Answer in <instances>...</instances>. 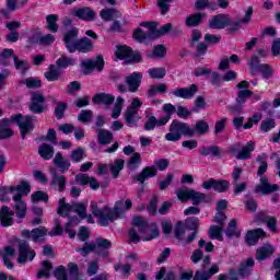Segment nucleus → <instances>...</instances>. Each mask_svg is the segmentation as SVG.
I'll return each instance as SVG.
<instances>
[{
  "label": "nucleus",
  "mask_w": 280,
  "mask_h": 280,
  "mask_svg": "<svg viewBox=\"0 0 280 280\" xmlns=\"http://www.w3.org/2000/svg\"><path fill=\"white\" fill-rule=\"evenodd\" d=\"M34 121H36V117L34 116H23L21 114H15L11 116V119L3 118L0 120V139H10L12 135H14V131L10 128V125L18 124L22 139H25L28 132H32L34 130Z\"/></svg>",
  "instance_id": "1"
},
{
  "label": "nucleus",
  "mask_w": 280,
  "mask_h": 280,
  "mask_svg": "<svg viewBox=\"0 0 280 280\" xmlns=\"http://www.w3.org/2000/svg\"><path fill=\"white\" fill-rule=\"evenodd\" d=\"M140 233L141 236H139ZM159 237V226L156 223L148 224V221L143 217L133 218V228L129 231V240L133 244L141 242H150Z\"/></svg>",
  "instance_id": "2"
},
{
  "label": "nucleus",
  "mask_w": 280,
  "mask_h": 280,
  "mask_svg": "<svg viewBox=\"0 0 280 280\" xmlns=\"http://www.w3.org/2000/svg\"><path fill=\"white\" fill-rule=\"evenodd\" d=\"M253 16V7H248L245 11V15L241 21L232 22L229 15L219 14L214 15L209 21V27L211 30H224V27H229L230 32H235L240 28V25H248L250 23V19Z\"/></svg>",
  "instance_id": "3"
},
{
  "label": "nucleus",
  "mask_w": 280,
  "mask_h": 280,
  "mask_svg": "<svg viewBox=\"0 0 280 280\" xmlns=\"http://www.w3.org/2000/svg\"><path fill=\"white\" fill-rule=\"evenodd\" d=\"M196 130L191 128L187 122H182L178 120H173L170 126V132L165 135L166 141H180V138L184 137H194Z\"/></svg>",
  "instance_id": "4"
},
{
  "label": "nucleus",
  "mask_w": 280,
  "mask_h": 280,
  "mask_svg": "<svg viewBox=\"0 0 280 280\" xmlns=\"http://www.w3.org/2000/svg\"><path fill=\"white\" fill-rule=\"evenodd\" d=\"M158 167V168H156ZM170 167V160H159L155 161V166H147L142 170L141 173L137 174L133 177V183H140L143 185L148 178H154L156 172H165V168Z\"/></svg>",
  "instance_id": "5"
},
{
  "label": "nucleus",
  "mask_w": 280,
  "mask_h": 280,
  "mask_svg": "<svg viewBox=\"0 0 280 280\" xmlns=\"http://www.w3.org/2000/svg\"><path fill=\"white\" fill-rule=\"evenodd\" d=\"M176 196L180 202H188V200H192V205L198 206L207 196L202 192H198L191 188H179L176 191Z\"/></svg>",
  "instance_id": "6"
},
{
  "label": "nucleus",
  "mask_w": 280,
  "mask_h": 280,
  "mask_svg": "<svg viewBox=\"0 0 280 280\" xmlns=\"http://www.w3.org/2000/svg\"><path fill=\"white\" fill-rule=\"evenodd\" d=\"M143 106V103L139 97L132 100L131 104L127 107L124 117L127 122V126L132 127L139 121V109Z\"/></svg>",
  "instance_id": "7"
},
{
  "label": "nucleus",
  "mask_w": 280,
  "mask_h": 280,
  "mask_svg": "<svg viewBox=\"0 0 280 280\" xmlns=\"http://www.w3.org/2000/svg\"><path fill=\"white\" fill-rule=\"evenodd\" d=\"M90 209L92 215L98 219L101 226H108V224H110V208H108V206L100 208V206H97V202L92 201Z\"/></svg>",
  "instance_id": "8"
},
{
  "label": "nucleus",
  "mask_w": 280,
  "mask_h": 280,
  "mask_svg": "<svg viewBox=\"0 0 280 280\" xmlns=\"http://www.w3.org/2000/svg\"><path fill=\"white\" fill-rule=\"evenodd\" d=\"M249 71L252 75H257V73H261L262 78L268 80L269 78H272V67L268 63H259V58L253 57L249 62Z\"/></svg>",
  "instance_id": "9"
},
{
  "label": "nucleus",
  "mask_w": 280,
  "mask_h": 280,
  "mask_svg": "<svg viewBox=\"0 0 280 280\" xmlns=\"http://www.w3.org/2000/svg\"><path fill=\"white\" fill-rule=\"evenodd\" d=\"M116 57H118L119 60H126L128 65L141 62V54L132 51L128 46H118L116 49Z\"/></svg>",
  "instance_id": "10"
},
{
  "label": "nucleus",
  "mask_w": 280,
  "mask_h": 280,
  "mask_svg": "<svg viewBox=\"0 0 280 280\" xmlns=\"http://www.w3.org/2000/svg\"><path fill=\"white\" fill-rule=\"evenodd\" d=\"M132 209V200L127 199L118 200L116 201L114 209L109 208V220L110 222H115V220H118L122 215V213H126V211Z\"/></svg>",
  "instance_id": "11"
},
{
  "label": "nucleus",
  "mask_w": 280,
  "mask_h": 280,
  "mask_svg": "<svg viewBox=\"0 0 280 280\" xmlns=\"http://www.w3.org/2000/svg\"><path fill=\"white\" fill-rule=\"evenodd\" d=\"M31 113L34 115H40V113H45V96L40 92H33L31 94V104H30Z\"/></svg>",
  "instance_id": "12"
},
{
  "label": "nucleus",
  "mask_w": 280,
  "mask_h": 280,
  "mask_svg": "<svg viewBox=\"0 0 280 280\" xmlns=\"http://www.w3.org/2000/svg\"><path fill=\"white\" fill-rule=\"evenodd\" d=\"M83 74L89 75V73H93L95 69L97 71H102L104 69V57L98 55L96 59H88L82 61Z\"/></svg>",
  "instance_id": "13"
},
{
  "label": "nucleus",
  "mask_w": 280,
  "mask_h": 280,
  "mask_svg": "<svg viewBox=\"0 0 280 280\" xmlns=\"http://www.w3.org/2000/svg\"><path fill=\"white\" fill-rule=\"evenodd\" d=\"M19 254L20 256L18 257V264H25L27 261V258L30 261L36 257V252L30 247V244L25 241L20 242L19 245Z\"/></svg>",
  "instance_id": "14"
},
{
  "label": "nucleus",
  "mask_w": 280,
  "mask_h": 280,
  "mask_svg": "<svg viewBox=\"0 0 280 280\" xmlns=\"http://www.w3.org/2000/svg\"><path fill=\"white\" fill-rule=\"evenodd\" d=\"M70 14L71 16H77V19H80L81 21H95V16H97L95 11L89 7L73 8L71 9Z\"/></svg>",
  "instance_id": "15"
},
{
  "label": "nucleus",
  "mask_w": 280,
  "mask_h": 280,
  "mask_svg": "<svg viewBox=\"0 0 280 280\" xmlns=\"http://www.w3.org/2000/svg\"><path fill=\"white\" fill-rule=\"evenodd\" d=\"M142 27H148L149 30V36L151 38H159V36H163L172 31V23L164 24L160 27V30H156L153 23L150 22H142Z\"/></svg>",
  "instance_id": "16"
},
{
  "label": "nucleus",
  "mask_w": 280,
  "mask_h": 280,
  "mask_svg": "<svg viewBox=\"0 0 280 280\" xmlns=\"http://www.w3.org/2000/svg\"><path fill=\"white\" fill-rule=\"evenodd\" d=\"M78 34H79L78 28L73 27L63 35V42H65L66 48L70 54L75 52V45H78V40H79Z\"/></svg>",
  "instance_id": "17"
},
{
  "label": "nucleus",
  "mask_w": 280,
  "mask_h": 280,
  "mask_svg": "<svg viewBox=\"0 0 280 280\" xmlns=\"http://www.w3.org/2000/svg\"><path fill=\"white\" fill-rule=\"evenodd\" d=\"M253 95V92L250 90H241L238 91L237 97H236V104L235 106L230 107L231 113L233 115L237 113H242V106L246 104V100Z\"/></svg>",
  "instance_id": "18"
},
{
  "label": "nucleus",
  "mask_w": 280,
  "mask_h": 280,
  "mask_svg": "<svg viewBox=\"0 0 280 280\" xmlns=\"http://www.w3.org/2000/svg\"><path fill=\"white\" fill-rule=\"evenodd\" d=\"M256 194H262L264 196L279 191V185L268 183V178L261 177L260 184L255 188Z\"/></svg>",
  "instance_id": "19"
},
{
  "label": "nucleus",
  "mask_w": 280,
  "mask_h": 280,
  "mask_svg": "<svg viewBox=\"0 0 280 280\" xmlns=\"http://www.w3.org/2000/svg\"><path fill=\"white\" fill-rule=\"evenodd\" d=\"M141 80H143V74H141V72H133L126 77V84L130 93H137V91H139Z\"/></svg>",
  "instance_id": "20"
},
{
  "label": "nucleus",
  "mask_w": 280,
  "mask_h": 280,
  "mask_svg": "<svg viewBox=\"0 0 280 280\" xmlns=\"http://www.w3.org/2000/svg\"><path fill=\"white\" fill-rule=\"evenodd\" d=\"M199 224H200V220L196 217L186 219L187 229H189L190 231H194L192 233L188 234V236L186 237L185 240L186 244H191V242L196 240V235H198L197 229Z\"/></svg>",
  "instance_id": "21"
},
{
  "label": "nucleus",
  "mask_w": 280,
  "mask_h": 280,
  "mask_svg": "<svg viewBox=\"0 0 280 280\" xmlns=\"http://www.w3.org/2000/svg\"><path fill=\"white\" fill-rule=\"evenodd\" d=\"M196 93H198V85L196 84H191L189 88H178L173 91L175 97H182L183 100H191Z\"/></svg>",
  "instance_id": "22"
},
{
  "label": "nucleus",
  "mask_w": 280,
  "mask_h": 280,
  "mask_svg": "<svg viewBox=\"0 0 280 280\" xmlns=\"http://www.w3.org/2000/svg\"><path fill=\"white\" fill-rule=\"evenodd\" d=\"M0 223L1 226H12L14 224V211L10 210L8 206L0 209Z\"/></svg>",
  "instance_id": "23"
},
{
  "label": "nucleus",
  "mask_w": 280,
  "mask_h": 280,
  "mask_svg": "<svg viewBox=\"0 0 280 280\" xmlns=\"http://www.w3.org/2000/svg\"><path fill=\"white\" fill-rule=\"evenodd\" d=\"M75 183H78V185H82V186L90 185L91 189H93V190L100 189V182H97L95 179V177H91L88 174L77 175Z\"/></svg>",
  "instance_id": "24"
},
{
  "label": "nucleus",
  "mask_w": 280,
  "mask_h": 280,
  "mask_svg": "<svg viewBox=\"0 0 280 280\" xmlns=\"http://www.w3.org/2000/svg\"><path fill=\"white\" fill-rule=\"evenodd\" d=\"M14 209L18 218H25L27 213V203L23 200L21 195H13Z\"/></svg>",
  "instance_id": "25"
},
{
  "label": "nucleus",
  "mask_w": 280,
  "mask_h": 280,
  "mask_svg": "<svg viewBox=\"0 0 280 280\" xmlns=\"http://www.w3.org/2000/svg\"><path fill=\"white\" fill-rule=\"evenodd\" d=\"M50 174L52 176L50 185L56 187L58 191H65V189H67V177L58 175L54 168L50 170Z\"/></svg>",
  "instance_id": "26"
},
{
  "label": "nucleus",
  "mask_w": 280,
  "mask_h": 280,
  "mask_svg": "<svg viewBox=\"0 0 280 280\" xmlns=\"http://www.w3.org/2000/svg\"><path fill=\"white\" fill-rule=\"evenodd\" d=\"M218 272H220V265L213 264L208 271H197L194 280H209L213 275H218Z\"/></svg>",
  "instance_id": "27"
},
{
  "label": "nucleus",
  "mask_w": 280,
  "mask_h": 280,
  "mask_svg": "<svg viewBox=\"0 0 280 280\" xmlns=\"http://www.w3.org/2000/svg\"><path fill=\"white\" fill-rule=\"evenodd\" d=\"M265 236H266V232H264V230L261 229L252 230L247 232L245 242L246 244H248V246H255V244L259 242V237H265Z\"/></svg>",
  "instance_id": "28"
},
{
  "label": "nucleus",
  "mask_w": 280,
  "mask_h": 280,
  "mask_svg": "<svg viewBox=\"0 0 280 280\" xmlns=\"http://www.w3.org/2000/svg\"><path fill=\"white\" fill-rule=\"evenodd\" d=\"M94 245L96 246V254L103 255V257L108 256V248L113 246V244L107 238H96Z\"/></svg>",
  "instance_id": "29"
},
{
  "label": "nucleus",
  "mask_w": 280,
  "mask_h": 280,
  "mask_svg": "<svg viewBox=\"0 0 280 280\" xmlns=\"http://www.w3.org/2000/svg\"><path fill=\"white\" fill-rule=\"evenodd\" d=\"M52 163L59 168L61 174H65V172H69V168L71 167V162L65 160L62 153L60 152L56 153Z\"/></svg>",
  "instance_id": "30"
},
{
  "label": "nucleus",
  "mask_w": 280,
  "mask_h": 280,
  "mask_svg": "<svg viewBox=\"0 0 280 280\" xmlns=\"http://www.w3.org/2000/svg\"><path fill=\"white\" fill-rule=\"evenodd\" d=\"M93 49V40L88 37L79 39L74 46V51H80L81 54H89Z\"/></svg>",
  "instance_id": "31"
},
{
  "label": "nucleus",
  "mask_w": 280,
  "mask_h": 280,
  "mask_svg": "<svg viewBox=\"0 0 280 280\" xmlns=\"http://www.w3.org/2000/svg\"><path fill=\"white\" fill-rule=\"evenodd\" d=\"M252 152H255V142L249 141L237 153L236 159H238V161H246V159H250Z\"/></svg>",
  "instance_id": "32"
},
{
  "label": "nucleus",
  "mask_w": 280,
  "mask_h": 280,
  "mask_svg": "<svg viewBox=\"0 0 280 280\" xmlns=\"http://www.w3.org/2000/svg\"><path fill=\"white\" fill-rule=\"evenodd\" d=\"M9 190L10 194H14V191H18L15 195H20L21 198H23V196H27L30 191H32V188L30 186V183L21 182L18 186L9 187Z\"/></svg>",
  "instance_id": "33"
},
{
  "label": "nucleus",
  "mask_w": 280,
  "mask_h": 280,
  "mask_svg": "<svg viewBox=\"0 0 280 280\" xmlns=\"http://www.w3.org/2000/svg\"><path fill=\"white\" fill-rule=\"evenodd\" d=\"M44 75L48 82H56L60 80V75H62V71H60L58 67L51 65L48 67V70L44 73Z\"/></svg>",
  "instance_id": "34"
},
{
  "label": "nucleus",
  "mask_w": 280,
  "mask_h": 280,
  "mask_svg": "<svg viewBox=\"0 0 280 280\" xmlns=\"http://www.w3.org/2000/svg\"><path fill=\"white\" fill-rule=\"evenodd\" d=\"M54 147L51 144L43 143L38 148V154L44 161H50L54 158Z\"/></svg>",
  "instance_id": "35"
},
{
  "label": "nucleus",
  "mask_w": 280,
  "mask_h": 280,
  "mask_svg": "<svg viewBox=\"0 0 280 280\" xmlns=\"http://www.w3.org/2000/svg\"><path fill=\"white\" fill-rule=\"evenodd\" d=\"M98 135V143L101 145H108L113 143V132L106 129H96Z\"/></svg>",
  "instance_id": "36"
},
{
  "label": "nucleus",
  "mask_w": 280,
  "mask_h": 280,
  "mask_svg": "<svg viewBox=\"0 0 280 280\" xmlns=\"http://www.w3.org/2000/svg\"><path fill=\"white\" fill-rule=\"evenodd\" d=\"M255 266V260L253 258H248L247 260L241 262V267L238 269V275L241 277H248L250 272H253V267Z\"/></svg>",
  "instance_id": "37"
},
{
  "label": "nucleus",
  "mask_w": 280,
  "mask_h": 280,
  "mask_svg": "<svg viewBox=\"0 0 280 280\" xmlns=\"http://www.w3.org/2000/svg\"><path fill=\"white\" fill-rule=\"evenodd\" d=\"M273 253L275 248L272 245H265L257 249L256 259H258V261H264V259H268V257H270Z\"/></svg>",
  "instance_id": "38"
},
{
  "label": "nucleus",
  "mask_w": 280,
  "mask_h": 280,
  "mask_svg": "<svg viewBox=\"0 0 280 280\" xmlns=\"http://www.w3.org/2000/svg\"><path fill=\"white\" fill-rule=\"evenodd\" d=\"M100 16L103 21H115V19H119V16H121V13L116 9H103L100 12Z\"/></svg>",
  "instance_id": "39"
},
{
  "label": "nucleus",
  "mask_w": 280,
  "mask_h": 280,
  "mask_svg": "<svg viewBox=\"0 0 280 280\" xmlns=\"http://www.w3.org/2000/svg\"><path fill=\"white\" fill-rule=\"evenodd\" d=\"M93 104H113V102H115V96H113L112 94H106V93H100L96 94L93 98H92Z\"/></svg>",
  "instance_id": "40"
},
{
  "label": "nucleus",
  "mask_w": 280,
  "mask_h": 280,
  "mask_svg": "<svg viewBox=\"0 0 280 280\" xmlns=\"http://www.w3.org/2000/svg\"><path fill=\"white\" fill-rule=\"evenodd\" d=\"M159 93H167V84L158 83L151 85L148 90V97H154L155 95H159Z\"/></svg>",
  "instance_id": "41"
},
{
  "label": "nucleus",
  "mask_w": 280,
  "mask_h": 280,
  "mask_svg": "<svg viewBox=\"0 0 280 280\" xmlns=\"http://www.w3.org/2000/svg\"><path fill=\"white\" fill-rule=\"evenodd\" d=\"M46 27L49 32H52L54 34H56V32H58L59 27H58V14H49L46 16Z\"/></svg>",
  "instance_id": "42"
},
{
  "label": "nucleus",
  "mask_w": 280,
  "mask_h": 280,
  "mask_svg": "<svg viewBox=\"0 0 280 280\" xmlns=\"http://www.w3.org/2000/svg\"><path fill=\"white\" fill-rule=\"evenodd\" d=\"M14 67L21 73H26L30 70V62L24 59H19V56L13 55Z\"/></svg>",
  "instance_id": "43"
},
{
  "label": "nucleus",
  "mask_w": 280,
  "mask_h": 280,
  "mask_svg": "<svg viewBox=\"0 0 280 280\" xmlns=\"http://www.w3.org/2000/svg\"><path fill=\"white\" fill-rule=\"evenodd\" d=\"M205 16H207V14H205V13H196V14L189 15L186 19L187 27H196V26H198V24L202 22Z\"/></svg>",
  "instance_id": "44"
},
{
  "label": "nucleus",
  "mask_w": 280,
  "mask_h": 280,
  "mask_svg": "<svg viewBox=\"0 0 280 280\" xmlns=\"http://www.w3.org/2000/svg\"><path fill=\"white\" fill-rule=\"evenodd\" d=\"M225 235L228 237H240V235H242V232L237 230V221L235 219L230 221Z\"/></svg>",
  "instance_id": "45"
},
{
  "label": "nucleus",
  "mask_w": 280,
  "mask_h": 280,
  "mask_svg": "<svg viewBox=\"0 0 280 280\" xmlns=\"http://www.w3.org/2000/svg\"><path fill=\"white\" fill-rule=\"evenodd\" d=\"M86 202H74L72 203V211H74V213H78L81 220H84L86 219Z\"/></svg>",
  "instance_id": "46"
},
{
  "label": "nucleus",
  "mask_w": 280,
  "mask_h": 280,
  "mask_svg": "<svg viewBox=\"0 0 280 280\" xmlns=\"http://www.w3.org/2000/svg\"><path fill=\"white\" fill-rule=\"evenodd\" d=\"M148 73L152 80H163L167 75L165 68H151L148 70Z\"/></svg>",
  "instance_id": "47"
},
{
  "label": "nucleus",
  "mask_w": 280,
  "mask_h": 280,
  "mask_svg": "<svg viewBox=\"0 0 280 280\" xmlns=\"http://www.w3.org/2000/svg\"><path fill=\"white\" fill-rule=\"evenodd\" d=\"M70 211H73V205L66 203L65 198H61L59 200V208L57 210V213L59 215H62V218H66V215H69Z\"/></svg>",
  "instance_id": "48"
},
{
  "label": "nucleus",
  "mask_w": 280,
  "mask_h": 280,
  "mask_svg": "<svg viewBox=\"0 0 280 280\" xmlns=\"http://www.w3.org/2000/svg\"><path fill=\"white\" fill-rule=\"evenodd\" d=\"M10 58H14V50L8 48L3 49L0 52V65L8 67L10 65Z\"/></svg>",
  "instance_id": "49"
},
{
  "label": "nucleus",
  "mask_w": 280,
  "mask_h": 280,
  "mask_svg": "<svg viewBox=\"0 0 280 280\" xmlns=\"http://www.w3.org/2000/svg\"><path fill=\"white\" fill-rule=\"evenodd\" d=\"M199 153L201 154V156H220V147H203L200 149Z\"/></svg>",
  "instance_id": "50"
},
{
  "label": "nucleus",
  "mask_w": 280,
  "mask_h": 280,
  "mask_svg": "<svg viewBox=\"0 0 280 280\" xmlns=\"http://www.w3.org/2000/svg\"><path fill=\"white\" fill-rule=\"evenodd\" d=\"M42 266L44 269L39 270L37 273V279H49L51 277V275L49 273V271L51 270L52 266L51 262L44 260L42 262Z\"/></svg>",
  "instance_id": "51"
},
{
  "label": "nucleus",
  "mask_w": 280,
  "mask_h": 280,
  "mask_svg": "<svg viewBox=\"0 0 280 280\" xmlns=\"http://www.w3.org/2000/svg\"><path fill=\"white\" fill-rule=\"evenodd\" d=\"M124 160L118 159L115 160L113 164L109 165V171L113 174L114 178H117L119 176V172L124 170Z\"/></svg>",
  "instance_id": "52"
},
{
  "label": "nucleus",
  "mask_w": 280,
  "mask_h": 280,
  "mask_svg": "<svg viewBox=\"0 0 280 280\" xmlns=\"http://www.w3.org/2000/svg\"><path fill=\"white\" fill-rule=\"evenodd\" d=\"M210 240H219V242H223L222 237V225H212L209 231Z\"/></svg>",
  "instance_id": "53"
},
{
  "label": "nucleus",
  "mask_w": 280,
  "mask_h": 280,
  "mask_svg": "<svg viewBox=\"0 0 280 280\" xmlns=\"http://www.w3.org/2000/svg\"><path fill=\"white\" fill-rule=\"evenodd\" d=\"M267 159L268 155H266V153L258 155L257 161L260 163V166L258 167V176H264L268 171V163L266 162Z\"/></svg>",
  "instance_id": "54"
},
{
  "label": "nucleus",
  "mask_w": 280,
  "mask_h": 280,
  "mask_svg": "<svg viewBox=\"0 0 280 280\" xmlns=\"http://www.w3.org/2000/svg\"><path fill=\"white\" fill-rule=\"evenodd\" d=\"M192 130H195V133L198 132V135H207L209 132V122L197 120Z\"/></svg>",
  "instance_id": "55"
},
{
  "label": "nucleus",
  "mask_w": 280,
  "mask_h": 280,
  "mask_svg": "<svg viewBox=\"0 0 280 280\" xmlns=\"http://www.w3.org/2000/svg\"><path fill=\"white\" fill-rule=\"evenodd\" d=\"M124 102L125 100L121 96H118L112 113L113 119H117L119 115H121V109L124 108Z\"/></svg>",
  "instance_id": "56"
},
{
  "label": "nucleus",
  "mask_w": 280,
  "mask_h": 280,
  "mask_svg": "<svg viewBox=\"0 0 280 280\" xmlns=\"http://www.w3.org/2000/svg\"><path fill=\"white\" fill-rule=\"evenodd\" d=\"M78 119H79V121H81V124H90V121H92V119H93V110L83 109L79 114Z\"/></svg>",
  "instance_id": "57"
},
{
  "label": "nucleus",
  "mask_w": 280,
  "mask_h": 280,
  "mask_svg": "<svg viewBox=\"0 0 280 280\" xmlns=\"http://www.w3.org/2000/svg\"><path fill=\"white\" fill-rule=\"evenodd\" d=\"M230 187L229 180L222 179V180H215L214 179V191H218L219 194H224V191H228Z\"/></svg>",
  "instance_id": "58"
},
{
  "label": "nucleus",
  "mask_w": 280,
  "mask_h": 280,
  "mask_svg": "<svg viewBox=\"0 0 280 280\" xmlns=\"http://www.w3.org/2000/svg\"><path fill=\"white\" fill-rule=\"evenodd\" d=\"M275 126H277V122L275 121V119L267 118L261 121L260 130H261V132H270V130H272V128H275Z\"/></svg>",
  "instance_id": "59"
},
{
  "label": "nucleus",
  "mask_w": 280,
  "mask_h": 280,
  "mask_svg": "<svg viewBox=\"0 0 280 280\" xmlns=\"http://www.w3.org/2000/svg\"><path fill=\"white\" fill-rule=\"evenodd\" d=\"M196 10H215V3L209 2V0H197L195 3Z\"/></svg>",
  "instance_id": "60"
},
{
  "label": "nucleus",
  "mask_w": 280,
  "mask_h": 280,
  "mask_svg": "<svg viewBox=\"0 0 280 280\" xmlns=\"http://www.w3.org/2000/svg\"><path fill=\"white\" fill-rule=\"evenodd\" d=\"M22 84H25L26 89H40V86H43V82L35 78H27Z\"/></svg>",
  "instance_id": "61"
},
{
  "label": "nucleus",
  "mask_w": 280,
  "mask_h": 280,
  "mask_svg": "<svg viewBox=\"0 0 280 280\" xmlns=\"http://www.w3.org/2000/svg\"><path fill=\"white\" fill-rule=\"evenodd\" d=\"M45 235H47V228H45V226H39V228L32 230L33 242L40 240V237H45Z\"/></svg>",
  "instance_id": "62"
},
{
  "label": "nucleus",
  "mask_w": 280,
  "mask_h": 280,
  "mask_svg": "<svg viewBox=\"0 0 280 280\" xmlns=\"http://www.w3.org/2000/svg\"><path fill=\"white\" fill-rule=\"evenodd\" d=\"M229 118L224 117L214 124V135H222L226 130V122Z\"/></svg>",
  "instance_id": "63"
},
{
  "label": "nucleus",
  "mask_w": 280,
  "mask_h": 280,
  "mask_svg": "<svg viewBox=\"0 0 280 280\" xmlns=\"http://www.w3.org/2000/svg\"><path fill=\"white\" fill-rule=\"evenodd\" d=\"M55 40H56V37L51 34L42 36V37L37 38L36 40L34 38H32L33 43H38L39 45H51L52 43H55Z\"/></svg>",
  "instance_id": "64"
}]
</instances>
